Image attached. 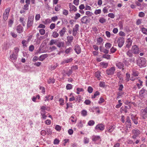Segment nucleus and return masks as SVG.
<instances>
[{"instance_id":"f257e3e1","label":"nucleus","mask_w":147,"mask_h":147,"mask_svg":"<svg viewBox=\"0 0 147 147\" xmlns=\"http://www.w3.org/2000/svg\"><path fill=\"white\" fill-rule=\"evenodd\" d=\"M19 51V49L17 47H14V50L13 51L9 57V60L13 62H15L18 56V53Z\"/></svg>"},{"instance_id":"f03ea898","label":"nucleus","mask_w":147,"mask_h":147,"mask_svg":"<svg viewBox=\"0 0 147 147\" xmlns=\"http://www.w3.org/2000/svg\"><path fill=\"white\" fill-rule=\"evenodd\" d=\"M146 60L143 57L138 58L137 60V64L140 67H144L146 66Z\"/></svg>"},{"instance_id":"7ed1b4c3","label":"nucleus","mask_w":147,"mask_h":147,"mask_svg":"<svg viewBox=\"0 0 147 147\" xmlns=\"http://www.w3.org/2000/svg\"><path fill=\"white\" fill-rule=\"evenodd\" d=\"M105 129L104 125L101 124H99L97 125L95 127V131L97 132H99L102 131L104 130Z\"/></svg>"},{"instance_id":"20e7f679","label":"nucleus","mask_w":147,"mask_h":147,"mask_svg":"<svg viewBox=\"0 0 147 147\" xmlns=\"http://www.w3.org/2000/svg\"><path fill=\"white\" fill-rule=\"evenodd\" d=\"M34 19V16H29L27 23V28H29L32 26L33 23Z\"/></svg>"},{"instance_id":"39448f33","label":"nucleus","mask_w":147,"mask_h":147,"mask_svg":"<svg viewBox=\"0 0 147 147\" xmlns=\"http://www.w3.org/2000/svg\"><path fill=\"white\" fill-rule=\"evenodd\" d=\"M10 10V9L9 8H8L5 9L3 14V18L4 20H6L7 19Z\"/></svg>"},{"instance_id":"423d86ee","label":"nucleus","mask_w":147,"mask_h":147,"mask_svg":"<svg viewBox=\"0 0 147 147\" xmlns=\"http://www.w3.org/2000/svg\"><path fill=\"white\" fill-rule=\"evenodd\" d=\"M124 42V39L122 37H120L118 39L117 43L119 47L121 48L123 46Z\"/></svg>"},{"instance_id":"0eeeda50","label":"nucleus","mask_w":147,"mask_h":147,"mask_svg":"<svg viewBox=\"0 0 147 147\" xmlns=\"http://www.w3.org/2000/svg\"><path fill=\"white\" fill-rule=\"evenodd\" d=\"M115 70V68L114 67H112L109 69L106 70V72L108 75H112L113 74Z\"/></svg>"},{"instance_id":"6e6552de","label":"nucleus","mask_w":147,"mask_h":147,"mask_svg":"<svg viewBox=\"0 0 147 147\" xmlns=\"http://www.w3.org/2000/svg\"><path fill=\"white\" fill-rule=\"evenodd\" d=\"M131 50L132 53L134 54H138L139 53V49L136 45L133 46L131 48Z\"/></svg>"},{"instance_id":"1a4fd4ad","label":"nucleus","mask_w":147,"mask_h":147,"mask_svg":"<svg viewBox=\"0 0 147 147\" xmlns=\"http://www.w3.org/2000/svg\"><path fill=\"white\" fill-rule=\"evenodd\" d=\"M79 26L78 24H76L73 29V35L75 36L76 35L77 31L79 30Z\"/></svg>"},{"instance_id":"9d476101","label":"nucleus","mask_w":147,"mask_h":147,"mask_svg":"<svg viewBox=\"0 0 147 147\" xmlns=\"http://www.w3.org/2000/svg\"><path fill=\"white\" fill-rule=\"evenodd\" d=\"M69 7L70 8L69 11L71 12L72 11L76 12L77 9L76 7L74 5H72L71 3H69Z\"/></svg>"},{"instance_id":"9b49d317","label":"nucleus","mask_w":147,"mask_h":147,"mask_svg":"<svg viewBox=\"0 0 147 147\" xmlns=\"http://www.w3.org/2000/svg\"><path fill=\"white\" fill-rule=\"evenodd\" d=\"M126 120L125 124L127 127L130 128L131 126V123L129 117L127 116L126 118Z\"/></svg>"},{"instance_id":"f8f14e48","label":"nucleus","mask_w":147,"mask_h":147,"mask_svg":"<svg viewBox=\"0 0 147 147\" xmlns=\"http://www.w3.org/2000/svg\"><path fill=\"white\" fill-rule=\"evenodd\" d=\"M16 30L18 33L20 34L23 31V28L21 25H19L17 26L16 27Z\"/></svg>"},{"instance_id":"ddd939ff","label":"nucleus","mask_w":147,"mask_h":147,"mask_svg":"<svg viewBox=\"0 0 147 147\" xmlns=\"http://www.w3.org/2000/svg\"><path fill=\"white\" fill-rule=\"evenodd\" d=\"M141 117L143 119H147V113L144 111L143 109H141Z\"/></svg>"},{"instance_id":"4468645a","label":"nucleus","mask_w":147,"mask_h":147,"mask_svg":"<svg viewBox=\"0 0 147 147\" xmlns=\"http://www.w3.org/2000/svg\"><path fill=\"white\" fill-rule=\"evenodd\" d=\"M132 42V40L131 39L128 38L126 41V47L129 48L131 45Z\"/></svg>"},{"instance_id":"2eb2a0df","label":"nucleus","mask_w":147,"mask_h":147,"mask_svg":"<svg viewBox=\"0 0 147 147\" xmlns=\"http://www.w3.org/2000/svg\"><path fill=\"white\" fill-rule=\"evenodd\" d=\"M74 50L76 53L79 54L81 53V49L79 46L78 45H76L74 47Z\"/></svg>"},{"instance_id":"dca6fc26","label":"nucleus","mask_w":147,"mask_h":147,"mask_svg":"<svg viewBox=\"0 0 147 147\" xmlns=\"http://www.w3.org/2000/svg\"><path fill=\"white\" fill-rule=\"evenodd\" d=\"M115 64L116 66L119 69H121L124 67V64L123 63L117 61L116 62Z\"/></svg>"},{"instance_id":"f3484780","label":"nucleus","mask_w":147,"mask_h":147,"mask_svg":"<svg viewBox=\"0 0 147 147\" xmlns=\"http://www.w3.org/2000/svg\"><path fill=\"white\" fill-rule=\"evenodd\" d=\"M131 119L135 124L137 125L138 124V118L136 116H134L133 115H131Z\"/></svg>"},{"instance_id":"a211bd4d","label":"nucleus","mask_w":147,"mask_h":147,"mask_svg":"<svg viewBox=\"0 0 147 147\" xmlns=\"http://www.w3.org/2000/svg\"><path fill=\"white\" fill-rule=\"evenodd\" d=\"M81 20L82 23L86 24L88 21V19L87 16H85L82 18Z\"/></svg>"},{"instance_id":"6ab92c4d","label":"nucleus","mask_w":147,"mask_h":147,"mask_svg":"<svg viewBox=\"0 0 147 147\" xmlns=\"http://www.w3.org/2000/svg\"><path fill=\"white\" fill-rule=\"evenodd\" d=\"M66 30V29L65 28L63 27L62 28L61 30L60 31L59 33L60 34V36L61 37L63 36L65 34Z\"/></svg>"},{"instance_id":"aec40b11","label":"nucleus","mask_w":147,"mask_h":147,"mask_svg":"<svg viewBox=\"0 0 147 147\" xmlns=\"http://www.w3.org/2000/svg\"><path fill=\"white\" fill-rule=\"evenodd\" d=\"M97 44L98 45H100L103 44V39L101 37H99L97 39Z\"/></svg>"},{"instance_id":"412c9836","label":"nucleus","mask_w":147,"mask_h":147,"mask_svg":"<svg viewBox=\"0 0 147 147\" xmlns=\"http://www.w3.org/2000/svg\"><path fill=\"white\" fill-rule=\"evenodd\" d=\"M100 139V137L98 136H93L92 137V139L93 141L96 142L99 140Z\"/></svg>"},{"instance_id":"4be33fe9","label":"nucleus","mask_w":147,"mask_h":147,"mask_svg":"<svg viewBox=\"0 0 147 147\" xmlns=\"http://www.w3.org/2000/svg\"><path fill=\"white\" fill-rule=\"evenodd\" d=\"M147 91L143 88H142L139 92L140 95L141 96H143L146 94Z\"/></svg>"},{"instance_id":"5701e85b","label":"nucleus","mask_w":147,"mask_h":147,"mask_svg":"<svg viewBox=\"0 0 147 147\" xmlns=\"http://www.w3.org/2000/svg\"><path fill=\"white\" fill-rule=\"evenodd\" d=\"M48 56L47 54H45L40 55L39 57V60L41 61H43L45 58H46Z\"/></svg>"},{"instance_id":"b1692460","label":"nucleus","mask_w":147,"mask_h":147,"mask_svg":"<svg viewBox=\"0 0 147 147\" xmlns=\"http://www.w3.org/2000/svg\"><path fill=\"white\" fill-rule=\"evenodd\" d=\"M134 135L138 136L140 134V131L138 129H134L132 131Z\"/></svg>"},{"instance_id":"393cba45","label":"nucleus","mask_w":147,"mask_h":147,"mask_svg":"<svg viewBox=\"0 0 147 147\" xmlns=\"http://www.w3.org/2000/svg\"><path fill=\"white\" fill-rule=\"evenodd\" d=\"M67 41L69 43H71L73 39V37L72 36H68L67 37Z\"/></svg>"},{"instance_id":"a878e982","label":"nucleus","mask_w":147,"mask_h":147,"mask_svg":"<svg viewBox=\"0 0 147 147\" xmlns=\"http://www.w3.org/2000/svg\"><path fill=\"white\" fill-rule=\"evenodd\" d=\"M132 76H136L138 75L139 73L138 71H136L134 69H133L132 70Z\"/></svg>"},{"instance_id":"bb28decb","label":"nucleus","mask_w":147,"mask_h":147,"mask_svg":"<svg viewBox=\"0 0 147 147\" xmlns=\"http://www.w3.org/2000/svg\"><path fill=\"white\" fill-rule=\"evenodd\" d=\"M81 115H82L84 117L86 116L87 115V111L85 110H83L81 111Z\"/></svg>"},{"instance_id":"cd10ccee","label":"nucleus","mask_w":147,"mask_h":147,"mask_svg":"<svg viewBox=\"0 0 147 147\" xmlns=\"http://www.w3.org/2000/svg\"><path fill=\"white\" fill-rule=\"evenodd\" d=\"M59 34L57 32L54 31L53 32L52 36L54 38H56L59 36Z\"/></svg>"},{"instance_id":"c85d7f7f","label":"nucleus","mask_w":147,"mask_h":147,"mask_svg":"<svg viewBox=\"0 0 147 147\" xmlns=\"http://www.w3.org/2000/svg\"><path fill=\"white\" fill-rule=\"evenodd\" d=\"M101 12V9H96L95 10L94 13L96 15H97L100 14Z\"/></svg>"},{"instance_id":"c756f323","label":"nucleus","mask_w":147,"mask_h":147,"mask_svg":"<svg viewBox=\"0 0 147 147\" xmlns=\"http://www.w3.org/2000/svg\"><path fill=\"white\" fill-rule=\"evenodd\" d=\"M138 82L139 83H137L136 84L137 86H138V88L139 89L140 88H141V87L142 86V83L143 82L141 81L140 80H138Z\"/></svg>"},{"instance_id":"7c9ffc66","label":"nucleus","mask_w":147,"mask_h":147,"mask_svg":"<svg viewBox=\"0 0 147 147\" xmlns=\"http://www.w3.org/2000/svg\"><path fill=\"white\" fill-rule=\"evenodd\" d=\"M54 44L56 45L57 41L55 40L52 39L51 40L49 43V45H52Z\"/></svg>"},{"instance_id":"2f4dec72","label":"nucleus","mask_w":147,"mask_h":147,"mask_svg":"<svg viewBox=\"0 0 147 147\" xmlns=\"http://www.w3.org/2000/svg\"><path fill=\"white\" fill-rule=\"evenodd\" d=\"M132 53V52L131 50V51L130 50H129L127 52L126 54L129 57H131L133 56Z\"/></svg>"},{"instance_id":"473e14b6","label":"nucleus","mask_w":147,"mask_h":147,"mask_svg":"<svg viewBox=\"0 0 147 147\" xmlns=\"http://www.w3.org/2000/svg\"><path fill=\"white\" fill-rule=\"evenodd\" d=\"M114 129V127L113 126H110L109 127L108 129V130L106 131V132H112Z\"/></svg>"},{"instance_id":"72a5a7b5","label":"nucleus","mask_w":147,"mask_h":147,"mask_svg":"<svg viewBox=\"0 0 147 147\" xmlns=\"http://www.w3.org/2000/svg\"><path fill=\"white\" fill-rule=\"evenodd\" d=\"M100 65L103 66L104 68H106L108 66V64L105 62H101L100 63Z\"/></svg>"},{"instance_id":"f704fd0d","label":"nucleus","mask_w":147,"mask_h":147,"mask_svg":"<svg viewBox=\"0 0 147 147\" xmlns=\"http://www.w3.org/2000/svg\"><path fill=\"white\" fill-rule=\"evenodd\" d=\"M106 21V20L103 17L100 18L99 19V22L101 23H105Z\"/></svg>"},{"instance_id":"c9c22d12","label":"nucleus","mask_w":147,"mask_h":147,"mask_svg":"<svg viewBox=\"0 0 147 147\" xmlns=\"http://www.w3.org/2000/svg\"><path fill=\"white\" fill-rule=\"evenodd\" d=\"M95 123V122L94 121L92 120H91L90 121H89L88 123V125L90 126H92Z\"/></svg>"},{"instance_id":"e433bc0d","label":"nucleus","mask_w":147,"mask_h":147,"mask_svg":"<svg viewBox=\"0 0 147 147\" xmlns=\"http://www.w3.org/2000/svg\"><path fill=\"white\" fill-rule=\"evenodd\" d=\"M56 45L58 47L60 48L63 47L64 43L61 42H59L57 44V43Z\"/></svg>"},{"instance_id":"4c0bfd02","label":"nucleus","mask_w":147,"mask_h":147,"mask_svg":"<svg viewBox=\"0 0 147 147\" xmlns=\"http://www.w3.org/2000/svg\"><path fill=\"white\" fill-rule=\"evenodd\" d=\"M72 50V49L71 47H69L65 51V53L67 54H68L69 53L71 52Z\"/></svg>"},{"instance_id":"58836bf2","label":"nucleus","mask_w":147,"mask_h":147,"mask_svg":"<svg viewBox=\"0 0 147 147\" xmlns=\"http://www.w3.org/2000/svg\"><path fill=\"white\" fill-rule=\"evenodd\" d=\"M111 44L109 43H106L105 45V48L107 49H109L111 47Z\"/></svg>"},{"instance_id":"ea45409f","label":"nucleus","mask_w":147,"mask_h":147,"mask_svg":"<svg viewBox=\"0 0 147 147\" xmlns=\"http://www.w3.org/2000/svg\"><path fill=\"white\" fill-rule=\"evenodd\" d=\"M95 76L98 80L100 79V75L99 72H98L95 73Z\"/></svg>"},{"instance_id":"a19ab883","label":"nucleus","mask_w":147,"mask_h":147,"mask_svg":"<svg viewBox=\"0 0 147 147\" xmlns=\"http://www.w3.org/2000/svg\"><path fill=\"white\" fill-rule=\"evenodd\" d=\"M142 32L144 34L147 35V29L145 28H142L141 29Z\"/></svg>"},{"instance_id":"79ce46f5","label":"nucleus","mask_w":147,"mask_h":147,"mask_svg":"<svg viewBox=\"0 0 147 147\" xmlns=\"http://www.w3.org/2000/svg\"><path fill=\"white\" fill-rule=\"evenodd\" d=\"M72 69H69V70H67L65 74L68 76H69L72 73Z\"/></svg>"},{"instance_id":"37998d69","label":"nucleus","mask_w":147,"mask_h":147,"mask_svg":"<svg viewBox=\"0 0 147 147\" xmlns=\"http://www.w3.org/2000/svg\"><path fill=\"white\" fill-rule=\"evenodd\" d=\"M100 93L98 91H96L94 94V95L92 96V98H95L97 96L99 95Z\"/></svg>"},{"instance_id":"c03bdc74","label":"nucleus","mask_w":147,"mask_h":147,"mask_svg":"<svg viewBox=\"0 0 147 147\" xmlns=\"http://www.w3.org/2000/svg\"><path fill=\"white\" fill-rule=\"evenodd\" d=\"M55 82V80L52 78H50L49 80H48V83L49 84L52 83L53 84Z\"/></svg>"},{"instance_id":"a18cd8bd","label":"nucleus","mask_w":147,"mask_h":147,"mask_svg":"<svg viewBox=\"0 0 147 147\" xmlns=\"http://www.w3.org/2000/svg\"><path fill=\"white\" fill-rule=\"evenodd\" d=\"M88 91L89 93H91L93 91V89L91 86H89L88 88Z\"/></svg>"},{"instance_id":"49530a36","label":"nucleus","mask_w":147,"mask_h":147,"mask_svg":"<svg viewBox=\"0 0 147 147\" xmlns=\"http://www.w3.org/2000/svg\"><path fill=\"white\" fill-rule=\"evenodd\" d=\"M123 94V92H119L117 93V99L119 98Z\"/></svg>"},{"instance_id":"de8ad7c7","label":"nucleus","mask_w":147,"mask_h":147,"mask_svg":"<svg viewBox=\"0 0 147 147\" xmlns=\"http://www.w3.org/2000/svg\"><path fill=\"white\" fill-rule=\"evenodd\" d=\"M61 6L59 5H57L55 7V10L57 11H59L60 9Z\"/></svg>"},{"instance_id":"09e8293b","label":"nucleus","mask_w":147,"mask_h":147,"mask_svg":"<svg viewBox=\"0 0 147 147\" xmlns=\"http://www.w3.org/2000/svg\"><path fill=\"white\" fill-rule=\"evenodd\" d=\"M72 88V85L70 84H68L66 86V88L67 90H70Z\"/></svg>"},{"instance_id":"8fccbe9b","label":"nucleus","mask_w":147,"mask_h":147,"mask_svg":"<svg viewBox=\"0 0 147 147\" xmlns=\"http://www.w3.org/2000/svg\"><path fill=\"white\" fill-rule=\"evenodd\" d=\"M60 105H63L64 104V100L62 98H60L59 100Z\"/></svg>"},{"instance_id":"3c124183","label":"nucleus","mask_w":147,"mask_h":147,"mask_svg":"<svg viewBox=\"0 0 147 147\" xmlns=\"http://www.w3.org/2000/svg\"><path fill=\"white\" fill-rule=\"evenodd\" d=\"M40 18V15L39 14H37L36 15L35 17V19L36 21H37L39 20Z\"/></svg>"},{"instance_id":"603ef678","label":"nucleus","mask_w":147,"mask_h":147,"mask_svg":"<svg viewBox=\"0 0 147 147\" xmlns=\"http://www.w3.org/2000/svg\"><path fill=\"white\" fill-rule=\"evenodd\" d=\"M45 30L43 29H40L39 30V32L41 35H43L45 34Z\"/></svg>"},{"instance_id":"864d4df0","label":"nucleus","mask_w":147,"mask_h":147,"mask_svg":"<svg viewBox=\"0 0 147 147\" xmlns=\"http://www.w3.org/2000/svg\"><path fill=\"white\" fill-rule=\"evenodd\" d=\"M86 14L89 17L91 16L93 14V13L90 11H88L86 12Z\"/></svg>"},{"instance_id":"5fc2aeb1","label":"nucleus","mask_w":147,"mask_h":147,"mask_svg":"<svg viewBox=\"0 0 147 147\" xmlns=\"http://www.w3.org/2000/svg\"><path fill=\"white\" fill-rule=\"evenodd\" d=\"M103 58L107 59H110V55H109L105 54L102 56Z\"/></svg>"},{"instance_id":"6e6d98bb","label":"nucleus","mask_w":147,"mask_h":147,"mask_svg":"<svg viewBox=\"0 0 147 147\" xmlns=\"http://www.w3.org/2000/svg\"><path fill=\"white\" fill-rule=\"evenodd\" d=\"M92 30L94 31L96 34L98 33V30L97 28L96 27H93L92 28Z\"/></svg>"},{"instance_id":"4d7b16f0","label":"nucleus","mask_w":147,"mask_h":147,"mask_svg":"<svg viewBox=\"0 0 147 147\" xmlns=\"http://www.w3.org/2000/svg\"><path fill=\"white\" fill-rule=\"evenodd\" d=\"M108 16L111 18H113L115 17V15L112 13H110L108 14Z\"/></svg>"},{"instance_id":"13d9d810","label":"nucleus","mask_w":147,"mask_h":147,"mask_svg":"<svg viewBox=\"0 0 147 147\" xmlns=\"http://www.w3.org/2000/svg\"><path fill=\"white\" fill-rule=\"evenodd\" d=\"M58 65L57 63H56L54 65L51 66V69L52 70H54L58 66Z\"/></svg>"},{"instance_id":"bf43d9fd","label":"nucleus","mask_w":147,"mask_h":147,"mask_svg":"<svg viewBox=\"0 0 147 147\" xmlns=\"http://www.w3.org/2000/svg\"><path fill=\"white\" fill-rule=\"evenodd\" d=\"M117 50V49L112 47L110 49V51L112 53H114Z\"/></svg>"},{"instance_id":"052dcab7","label":"nucleus","mask_w":147,"mask_h":147,"mask_svg":"<svg viewBox=\"0 0 147 147\" xmlns=\"http://www.w3.org/2000/svg\"><path fill=\"white\" fill-rule=\"evenodd\" d=\"M29 5L27 4L25 5L23 7V9L25 10H28V9Z\"/></svg>"},{"instance_id":"680f3d73","label":"nucleus","mask_w":147,"mask_h":147,"mask_svg":"<svg viewBox=\"0 0 147 147\" xmlns=\"http://www.w3.org/2000/svg\"><path fill=\"white\" fill-rule=\"evenodd\" d=\"M80 14L79 13H77L76 14L75 16L74 17V19L75 20H77L80 17Z\"/></svg>"},{"instance_id":"e2e57ef3","label":"nucleus","mask_w":147,"mask_h":147,"mask_svg":"<svg viewBox=\"0 0 147 147\" xmlns=\"http://www.w3.org/2000/svg\"><path fill=\"white\" fill-rule=\"evenodd\" d=\"M145 13L143 12H140L138 14V16L140 17H143L145 16Z\"/></svg>"},{"instance_id":"0e129e2a","label":"nucleus","mask_w":147,"mask_h":147,"mask_svg":"<svg viewBox=\"0 0 147 147\" xmlns=\"http://www.w3.org/2000/svg\"><path fill=\"white\" fill-rule=\"evenodd\" d=\"M105 101L104 99L102 97H100L98 101L99 104H101L103 102Z\"/></svg>"},{"instance_id":"69168bd1","label":"nucleus","mask_w":147,"mask_h":147,"mask_svg":"<svg viewBox=\"0 0 147 147\" xmlns=\"http://www.w3.org/2000/svg\"><path fill=\"white\" fill-rule=\"evenodd\" d=\"M13 23V20H10L8 22V25L9 26L11 27Z\"/></svg>"},{"instance_id":"338daca9","label":"nucleus","mask_w":147,"mask_h":147,"mask_svg":"<svg viewBox=\"0 0 147 147\" xmlns=\"http://www.w3.org/2000/svg\"><path fill=\"white\" fill-rule=\"evenodd\" d=\"M61 127L58 125H57L55 127V129L57 131H59L61 130Z\"/></svg>"},{"instance_id":"774afa93","label":"nucleus","mask_w":147,"mask_h":147,"mask_svg":"<svg viewBox=\"0 0 147 147\" xmlns=\"http://www.w3.org/2000/svg\"><path fill=\"white\" fill-rule=\"evenodd\" d=\"M34 49V47L33 45H31L29 47V50L30 51H32Z\"/></svg>"}]
</instances>
